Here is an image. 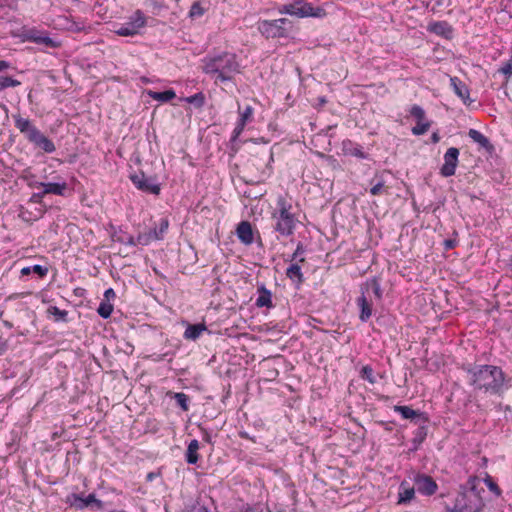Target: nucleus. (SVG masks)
Segmentation results:
<instances>
[{
  "label": "nucleus",
  "instance_id": "f257e3e1",
  "mask_svg": "<svg viewBox=\"0 0 512 512\" xmlns=\"http://www.w3.org/2000/svg\"><path fill=\"white\" fill-rule=\"evenodd\" d=\"M469 383L476 390L491 395H501L506 388L505 374L494 365H478L468 369Z\"/></svg>",
  "mask_w": 512,
  "mask_h": 512
},
{
  "label": "nucleus",
  "instance_id": "f03ea898",
  "mask_svg": "<svg viewBox=\"0 0 512 512\" xmlns=\"http://www.w3.org/2000/svg\"><path fill=\"white\" fill-rule=\"evenodd\" d=\"M202 70L217 84L231 81L235 74L240 73V64L234 53L222 52L218 55L207 56L202 60Z\"/></svg>",
  "mask_w": 512,
  "mask_h": 512
},
{
  "label": "nucleus",
  "instance_id": "7ed1b4c3",
  "mask_svg": "<svg viewBox=\"0 0 512 512\" xmlns=\"http://www.w3.org/2000/svg\"><path fill=\"white\" fill-rule=\"evenodd\" d=\"M478 480L476 478L469 479L455 499L453 508L448 512H480L484 507L481 493L484 489H478Z\"/></svg>",
  "mask_w": 512,
  "mask_h": 512
},
{
  "label": "nucleus",
  "instance_id": "20e7f679",
  "mask_svg": "<svg viewBox=\"0 0 512 512\" xmlns=\"http://www.w3.org/2000/svg\"><path fill=\"white\" fill-rule=\"evenodd\" d=\"M278 210L272 214V218L275 221L274 229L282 236H289L293 233L295 228V218L290 212L291 204L287 202L283 196L277 199Z\"/></svg>",
  "mask_w": 512,
  "mask_h": 512
},
{
  "label": "nucleus",
  "instance_id": "39448f33",
  "mask_svg": "<svg viewBox=\"0 0 512 512\" xmlns=\"http://www.w3.org/2000/svg\"><path fill=\"white\" fill-rule=\"evenodd\" d=\"M281 14H289L300 18L304 17H316L322 18L326 15V12L321 7H313L310 3L304 0H294L292 3L283 5L279 8Z\"/></svg>",
  "mask_w": 512,
  "mask_h": 512
},
{
  "label": "nucleus",
  "instance_id": "423d86ee",
  "mask_svg": "<svg viewBox=\"0 0 512 512\" xmlns=\"http://www.w3.org/2000/svg\"><path fill=\"white\" fill-rule=\"evenodd\" d=\"M287 19L264 20L258 25V30L266 38H277L286 36L285 24Z\"/></svg>",
  "mask_w": 512,
  "mask_h": 512
},
{
  "label": "nucleus",
  "instance_id": "0eeeda50",
  "mask_svg": "<svg viewBox=\"0 0 512 512\" xmlns=\"http://www.w3.org/2000/svg\"><path fill=\"white\" fill-rule=\"evenodd\" d=\"M132 183L141 191L158 195L160 193V186L154 179L147 177L144 173L140 172L130 176Z\"/></svg>",
  "mask_w": 512,
  "mask_h": 512
},
{
  "label": "nucleus",
  "instance_id": "6e6552de",
  "mask_svg": "<svg viewBox=\"0 0 512 512\" xmlns=\"http://www.w3.org/2000/svg\"><path fill=\"white\" fill-rule=\"evenodd\" d=\"M459 150L455 147L449 148L444 155V164L441 167V175L449 177L455 174L458 163Z\"/></svg>",
  "mask_w": 512,
  "mask_h": 512
},
{
  "label": "nucleus",
  "instance_id": "1a4fd4ad",
  "mask_svg": "<svg viewBox=\"0 0 512 512\" xmlns=\"http://www.w3.org/2000/svg\"><path fill=\"white\" fill-rule=\"evenodd\" d=\"M72 498L73 500L71 502V505L77 509H84L87 507H93L96 509L103 508L102 501L97 499L94 494H89L86 497H81L79 495L73 494Z\"/></svg>",
  "mask_w": 512,
  "mask_h": 512
},
{
  "label": "nucleus",
  "instance_id": "9d476101",
  "mask_svg": "<svg viewBox=\"0 0 512 512\" xmlns=\"http://www.w3.org/2000/svg\"><path fill=\"white\" fill-rule=\"evenodd\" d=\"M415 485L418 492L425 495H433L437 490L436 482L430 476L426 475H418L415 478Z\"/></svg>",
  "mask_w": 512,
  "mask_h": 512
},
{
  "label": "nucleus",
  "instance_id": "9b49d317",
  "mask_svg": "<svg viewBox=\"0 0 512 512\" xmlns=\"http://www.w3.org/2000/svg\"><path fill=\"white\" fill-rule=\"evenodd\" d=\"M27 38L31 42L44 45L45 47L49 48H59L61 46L60 41L49 37L46 33L31 31Z\"/></svg>",
  "mask_w": 512,
  "mask_h": 512
},
{
  "label": "nucleus",
  "instance_id": "f8f14e48",
  "mask_svg": "<svg viewBox=\"0 0 512 512\" xmlns=\"http://www.w3.org/2000/svg\"><path fill=\"white\" fill-rule=\"evenodd\" d=\"M29 141L34 143L37 147L43 149L47 153H52L56 149L54 143L50 139H48L44 134H42L39 130L34 131Z\"/></svg>",
  "mask_w": 512,
  "mask_h": 512
},
{
  "label": "nucleus",
  "instance_id": "ddd939ff",
  "mask_svg": "<svg viewBox=\"0 0 512 512\" xmlns=\"http://www.w3.org/2000/svg\"><path fill=\"white\" fill-rule=\"evenodd\" d=\"M236 233L239 240L245 245H250L251 243H253V231L250 222H240L237 226Z\"/></svg>",
  "mask_w": 512,
  "mask_h": 512
},
{
  "label": "nucleus",
  "instance_id": "4468645a",
  "mask_svg": "<svg viewBox=\"0 0 512 512\" xmlns=\"http://www.w3.org/2000/svg\"><path fill=\"white\" fill-rule=\"evenodd\" d=\"M37 187H42L43 192L41 194H34V197H41L45 194H55V195H63L64 191L66 190V183H38Z\"/></svg>",
  "mask_w": 512,
  "mask_h": 512
},
{
  "label": "nucleus",
  "instance_id": "2eb2a0df",
  "mask_svg": "<svg viewBox=\"0 0 512 512\" xmlns=\"http://www.w3.org/2000/svg\"><path fill=\"white\" fill-rule=\"evenodd\" d=\"M13 118L15 120L16 128L21 133H24L28 140L31 139L34 131H38V129L34 125H32L29 119L23 118L20 115H14Z\"/></svg>",
  "mask_w": 512,
  "mask_h": 512
},
{
  "label": "nucleus",
  "instance_id": "dca6fc26",
  "mask_svg": "<svg viewBox=\"0 0 512 512\" xmlns=\"http://www.w3.org/2000/svg\"><path fill=\"white\" fill-rule=\"evenodd\" d=\"M357 302L360 308L359 318L362 322H366L372 315V300L365 295V292H362Z\"/></svg>",
  "mask_w": 512,
  "mask_h": 512
},
{
  "label": "nucleus",
  "instance_id": "f3484780",
  "mask_svg": "<svg viewBox=\"0 0 512 512\" xmlns=\"http://www.w3.org/2000/svg\"><path fill=\"white\" fill-rule=\"evenodd\" d=\"M450 82L455 94L461 98L465 104L470 103L469 89L466 84L460 81L457 77H452Z\"/></svg>",
  "mask_w": 512,
  "mask_h": 512
},
{
  "label": "nucleus",
  "instance_id": "a211bd4d",
  "mask_svg": "<svg viewBox=\"0 0 512 512\" xmlns=\"http://www.w3.org/2000/svg\"><path fill=\"white\" fill-rule=\"evenodd\" d=\"M362 292H365V295L372 300V296H374L377 300L382 298V290L380 288V284L376 279H372L367 282L365 286L362 288Z\"/></svg>",
  "mask_w": 512,
  "mask_h": 512
},
{
  "label": "nucleus",
  "instance_id": "6ab92c4d",
  "mask_svg": "<svg viewBox=\"0 0 512 512\" xmlns=\"http://www.w3.org/2000/svg\"><path fill=\"white\" fill-rule=\"evenodd\" d=\"M58 25H60L63 29H66V30L72 31V32H79V31L83 30L82 25L75 22L74 20L69 19L66 16L58 17Z\"/></svg>",
  "mask_w": 512,
  "mask_h": 512
},
{
  "label": "nucleus",
  "instance_id": "aec40b11",
  "mask_svg": "<svg viewBox=\"0 0 512 512\" xmlns=\"http://www.w3.org/2000/svg\"><path fill=\"white\" fill-rule=\"evenodd\" d=\"M258 291L260 294L256 300V305L258 307H272L271 292L264 286H261Z\"/></svg>",
  "mask_w": 512,
  "mask_h": 512
},
{
  "label": "nucleus",
  "instance_id": "412c9836",
  "mask_svg": "<svg viewBox=\"0 0 512 512\" xmlns=\"http://www.w3.org/2000/svg\"><path fill=\"white\" fill-rule=\"evenodd\" d=\"M400 489L401 490L399 492V499H398L399 504H406L414 498V495H415L414 487H408L403 482L400 486Z\"/></svg>",
  "mask_w": 512,
  "mask_h": 512
},
{
  "label": "nucleus",
  "instance_id": "4be33fe9",
  "mask_svg": "<svg viewBox=\"0 0 512 512\" xmlns=\"http://www.w3.org/2000/svg\"><path fill=\"white\" fill-rule=\"evenodd\" d=\"M206 330V326L204 324H195V325H189L185 332L184 337L186 339L195 340L197 339L203 331Z\"/></svg>",
  "mask_w": 512,
  "mask_h": 512
},
{
  "label": "nucleus",
  "instance_id": "5701e85b",
  "mask_svg": "<svg viewBox=\"0 0 512 512\" xmlns=\"http://www.w3.org/2000/svg\"><path fill=\"white\" fill-rule=\"evenodd\" d=\"M198 449H199V442L196 439L192 440L189 443L187 452H186V461L189 464H195L198 461V453H197Z\"/></svg>",
  "mask_w": 512,
  "mask_h": 512
},
{
  "label": "nucleus",
  "instance_id": "b1692460",
  "mask_svg": "<svg viewBox=\"0 0 512 512\" xmlns=\"http://www.w3.org/2000/svg\"><path fill=\"white\" fill-rule=\"evenodd\" d=\"M159 239L160 235H158L157 228H155L148 232L139 234L137 237V243L141 245H148L152 241Z\"/></svg>",
  "mask_w": 512,
  "mask_h": 512
},
{
  "label": "nucleus",
  "instance_id": "393cba45",
  "mask_svg": "<svg viewBox=\"0 0 512 512\" xmlns=\"http://www.w3.org/2000/svg\"><path fill=\"white\" fill-rule=\"evenodd\" d=\"M469 137L476 143H478L480 146L484 148H490L491 144L490 141L486 136H484L481 132L475 129H470L468 132Z\"/></svg>",
  "mask_w": 512,
  "mask_h": 512
},
{
  "label": "nucleus",
  "instance_id": "a878e982",
  "mask_svg": "<svg viewBox=\"0 0 512 512\" xmlns=\"http://www.w3.org/2000/svg\"><path fill=\"white\" fill-rule=\"evenodd\" d=\"M372 187L370 189V193L374 196L387 193L388 187L385 185V181L382 179V177H375L372 180Z\"/></svg>",
  "mask_w": 512,
  "mask_h": 512
},
{
  "label": "nucleus",
  "instance_id": "bb28decb",
  "mask_svg": "<svg viewBox=\"0 0 512 512\" xmlns=\"http://www.w3.org/2000/svg\"><path fill=\"white\" fill-rule=\"evenodd\" d=\"M286 275L289 279L293 281H297L298 283L303 282V274L301 272V267L297 263H293L287 268Z\"/></svg>",
  "mask_w": 512,
  "mask_h": 512
},
{
  "label": "nucleus",
  "instance_id": "cd10ccee",
  "mask_svg": "<svg viewBox=\"0 0 512 512\" xmlns=\"http://www.w3.org/2000/svg\"><path fill=\"white\" fill-rule=\"evenodd\" d=\"M394 410L399 412L404 419L414 420L415 418H419L421 416L418 411L413 410L408 406H395Z\"/></svg>",
  "mask_w": 512,
  "mask_h": 512
},
{
  "label": "nucleus",
  "instance_id": "c85d7f7f",
  "mask_svg": "<svg viewBox=\"0 0 512 512\" xmlns=\"http://www.w3.org/2000/svg\"><path fill=\"white\" fill-rule=\"evenodd\" d=\"M149 95L157 101L167 102L175 98L176 94L173 90H166L163 92H150Z\"/></svg>",
  "mask_w": 512,
  "mask_h": 512
},
{
  "label": "nucleus",
  "instance_id": "c756f323",
  "mask_svg": "<svg viewBox=\"0 0 512 512\" xmlns=\"http://www.w3.org/2000/svg\"><path fill=\"white\" fill-rule=\"evenodd\" d=\"M429 30L438 35L451 33V28L446 22H435L429 26Z\"/></svg>",
  "mask_w": 512,
  "mask_h": 512
},
{
  "label": "nucleus",
  "instance_id": "7c9ffc66",
  "mask_svg": "<svg viewBox=\"0 0 512 512\" xmlns=\"http://www.w3.org/2000/svg\"><path fill=\"white\" fill-rule=\"evenodd\" d=\"M47 313L50 315V316H53L54 317V320L55 321H62V322H65L67 320V315H68V312L66 310H60L58 307L56 306H50L48 309H47Z\"/></svg>",
  "mask_w": 512,
  "mask_h": 512
},
{
  "label": "nucleus",
  "instance_id": "2f4dec72",
  "mask_svg": "<svg viewBox=\"0 0 512 512\" xmlns=\"http://www.w3.org/2000/svg\"><path fill=\"white\" fill-rule=\"evenodd\" d=\"M31 272L38 274L40 277H43L47 274L48 269L41 265H34L32 267H24L21 269L22 275H29Z\"/></svg>",
  "mask_w": 512,
  "mask_h": 512
},
{
  "label": "nucleus",
  "instance_id": "473e14b6",
  "mask_svg": "<svg viewBox=\"0 0 512 512\" xmlns=\"http://www.w3.org/2000/svg\"><path fill=\"white\" fill-rule=\"evenodd\" d=\"M130 24H132L137 31H139L140 28L144 27L146 24V19L143 13L139 10L136 11Z\"/></svg>",
  "mask_w": 512,
  "mask_h": 512
},
{
  "label": "nucleus",
  "instance_id": "72a5a7b5",
  "mask_svg": "<svg viewBox=\"0 0 512 512\" xmlns=\"http://www.w3.org/2000/svg\"><path fill=\"white\" fill-rule=\"evenodd\" d=\"M361 377L371 384H375L377 382L373 369L368 365L363 366L361 370Z\"/></svg>",
  "mask_w": 512,
  "mask_h": 512
},
{
  "label": "nucleus",
  "instance_id": "f704fd0d",
  "mask_svg": "<svg viewBox=\"0 0 512 512\" xmlns=\"http://www.w3.org/2000/svg\"><path fill=\"white\" fill-rule=\"evenodd\" d=\"M112 311L113 306L105 302H102L97 309L98 314L104 319L109 318L112 314Z\"/></svg>",
  "mask_w": 512,
  "mask_h": 512
},
{
  "label": "nucleus",
  "instance_id": "c9c22d12",
  "mask_svg": "<svg viewBox=\"0 0 512 512\" xmlns=\"http://www.w3.org/2000/svg\"><path fill=\"white\" fill-rule=\"evenodd\" d=\"M19 85H20V82L16 79H13L8 76H6V77L0 76V90H3L8 87H16Z\"/></svg>",
  "mask_w": 512,
  "mask_h": 512
},
{
  "label": "nucleus",
  "instance_id": "e433bc0d",
  "mask_svg": "<svg viewBox=\"0 0 512 512\" xmlns=\"http://www.w3.org/2000/svg\"><path fill=\"white\" fill-rule=\"evenodd\" d=\"M429 127V122H424V120L420 122L419 120L417 121V125L412 128V133L414 135H423L428 131Z\"/></svg>",
  "mask_w": 512,
  "mask_h": 512
},
{
  "label": "nucleus",
  "instance_id": "4c0bfd02",
  "mask_svg": "<svg viewBox=\"0 0 512 512\" xmlns=\"http://www.w3.org/2000/svg\"><path fill=\"white\" fill-rule=\"evenodd\" d=\"M137 33L138 31L133 27L132 24H130V22L117 30V34L120 36H133Z\"/></svg>",
  "mask_w": 512,
  "mask_h": 512
},
{
  "label": "nucleus",
  "instance_id": "58836bf2",
  "mask_svg": "<svg viewBox=\"0 0 512 512\" xmlns=\"http://www.w3.org/2000/svg\"><path fill=\"white\" fill-rule=\"evenodd\" d=\"M185 100L188 103L195 104L197 107H202L205 101V97L203 93L200 92L187 97Z\"/></svg>",
  "mask_w": 512,
  "mask_h": 512
},
{
  "label": "nucleus",
  "instance_id": "ea45409f",
  "mask_svg": "<svg viewBox=\"0 0 512 512\" xmlns=\"http://www.w3.org/2000/svg\"><path fill=\"white\" fill-rule=\"evenodd\" d=\"M177 404L184 410L187 411L188 407V396L184 393H175L174 396Z\"/></svg>",
  "mask_w": 512,
  "mask_h": 512
},
{
  "label": "nucleus",
  "instance_id": "a19ab883",
  "mask_svg": "<svg viewBox=\"0 0 512 512\" xmlns=\"http://www.w3.org/2000/svg\"><path fill=\"white\" fill-rule=\"evenodd\" d=\"M253 116V108L251 106H247L243 112H240L239 122L247 124L252 120Z\"/></svg>",
  "mask_w": 512,
  "mask_h": 512
},
{
  "label": "nucleus",
  "instance_id": "79ce46f5",
  "mask_svg": "<svg viewBox=\"0 0 512 512\" xmlns=\"http://www.w3.org/2000/svg\"><path fill=\"white\" fill-rule=\"evenodd\" d=\"M205 10L204 8L200 5L199 2H195L192 4L191 6V9H190V12H189V15L190 17L194 18V17H200L204 14Z\"/></svg>",
  "mask_w": 512,
  "mask_h": 512
},
{
  "label": "nucleus",
  "instance_id": "37998d69",
  "mask_svg": "<svg viewBox=\"0 0 512 512\" xmlns=\"http://www.w3.org/2000/svg\"><path fill=\"white\" fill-rule=\"evenodd\" d=\"M410 113H411L412 116H414L417 119V121L420 120V122H421L425 118L424 110L420 106H418V105H414L411 108Z\"/></svg>",
  "mask_w": 512,
  "mask_h": 512
},
{
  "label": "nucleus",
  "instance_id": "c03bdc74",
  "mask_svg": "<svg viewBox=\"0 0 512 512\" xmlns=\"http://www.w3.org/2000/svg\"><path fill=\"white\" fill-rule=\"evenodd\" d=\"M244 512H271L268 507H264L261 504H256L253 506L247 505L244 509Z\"/></svg>",
  "mask_w": 512,
  "mask_h": 512
},
{
  "label": "nucleus",
  "instance_id": "a18cd8bd",
  "mask_svg": "<svg viewBox=\"0 0 512 512\" xmlns=\"http://www.w3.org/2000/svg\"><path fill=\"white\" fill-rule=\"evenodd\" d=\"M485 482H486V484H487L488 488H489L493 493H495L497 496H499V495L501 494V490H500V488L498 487V485H497L495 482H493L490 478H487V479L485 480Z\"/></svg>",
  "mask_w": 512,
  "mask_h": 512
},
{
  "label": "nucleus",
  "instance_id": "49530a36",
  "mask_svg": "<svg viewBox=\"0 0 512 512\" xmlns=\"http://www.w3.org/2000/svg\"><path fill=\"white\" fill-rule=\"evenodd\" d=\"M169 226V222L167 219H161L159 224V228L157 229L158 235H160V239H162L163 234L167 231Z\"/></svg>",
  "mask_w": 512,
  "mask_h": 512
},
{
  "label": "nucleus",
  "instance_id": "de8ad7c7",
  "mask_svg": "<svg viewBox=\"0 0 512 512\" xmlns=\"http://www.w3.org/2000/svg\"><path fill=\"white\" fill-rule=\"evenodd\" d=\"M500 72L504 75H512V63L511 61H507L501 68Z\"/></svg>",
  "mask_w": 512,
  "mask_h": 512
},
{
  "label": "nucleus",
  "instance_id": "09e8293b",
  "mask_svg": "<svg viewBox=\"0 0 512 512\" xmlns=\"http://www.w3.org/2000/svg\"><path fill=\"white\" fill-rule=\"evenodd\" d=\"M245 126H246V124L238 121V123L233 131V139H236L237 137H239V135L243 132Z\"/></svg>",
  "mask_w": 512,
  "mask_h": 512
},
{
  "label": "nucleus",
  "instance_id": "8fccbe9b",
  "mask_svg": "<svg viewBox=\"0 0 512 512\" xmlns=\"http://www.w3.org/2000/svg\"><path fill=\"white\" fill-rule=\"evenodd\" d=\"M303 252L304 251H303L302 246L298 245L295 252L293 253L292 260H296L299 255L303 254Z\"/></svg>",
  "mask_w": 512,
  "mask_h": 512
},
{
  "label": "nucleus",
  "instance_id": "3c124183",
  "mask_svg": "<svg viewBox=\"0 0 512 512\" xmlns=\"http://www.w3.org/2000/svg\"><path fill=\"white\" fill-rule=\"evenodd\" d=\"M104 296L107 298V299H110V298H113L115 297V292L112 288H109L105 291L104 293Z\"/></svg>",
  "mask_w": 512,
  "mask_h": 512
},
{
  "label": "nucleus",
  "instance_id": "603ef678",
  "mask_svg": "<svg viewBox=\"0 0 512 512\" xmlns=\"http://www.w3.org/2000/svg\"><path fill=\"white\" fill-rule=\"evenodd\" d=\"M8 348L7 342L0 340V355H2Z\"/></svg>",
  "mask_w": 512,
  "mask_h": 512
},
{
  "label": "nucleus",
  "instance_id": "864d4df0",
  "mask_svg": "<svg viewBox=\"0 0 512 512\" xmlns=\"http://www.w3.org/2000/svg\"><path fill=\"white\" fill-rule=\"evenodd\" d=\"M10 67V64L7 61L0 60V71H3Z\"/></svg>",
  "mask_w": 512,
  "mask_h": 512
},
{
  "label": "nucleus",
  "instance_id": "5fc2aeb1",
  "mask_svg": "<svg viewBox=\"0 0 512 512\" xmlns=\"http://www.w3.org/2000/svg\"><path fill=\"white\" fill-rule=\"evenodd\" d=\"M126 244L127 245H131V246H135L137 245V239L135 240L132 236H129L127 241H126Z\"/></svg>",
  "mask_w": 512,
  "mask_h": 512
},
{
  "label": "nucleus",
  "instance_id": "6e6d98bb",
  "mask_svg": "<svg viewBox=\"0 0 512 512\" xmlns=\"http://www.w3.org/2000/svg\"><path fill=\"white\" fill-rule=\"evenodd\" d=\"M444 244H445L446 249H451L455 246V241L454 240H446L444 242Z\"/></svg>",
  "mask_w": 512,
  "mask_h": 512
},
{
  "label": "nucleus",
  "instance_id": "4d7b16f0",
  "mask_svg": "<svg viewBox=\"0 0 512 512\" xmlns=\"http://www.w3.org/2000/svg\"><path fill=\"white\" fill-rule=\"evenodd\" d=\"M432 140H433V142H438L439 141V136L436 133H434L432 135Z\"/></svg>",
  "mask_w": 512,
  "mask_h": 512
},
{
  "label": "nucleus",
  "instance_id": "13d9d810",
  "mask_svg": "<svg viewBox=\"0 0 512 512\" xmlns=\"http://www.w3.org/2000/svg\"><path fill=\"white\" fill-rule=\"evenodd\" d=\"M269 159L272 160L273 159V156H272V153L269 154Z\"/></svg>",
  "mask_w": 512,
  "mask_h": 512
}]
</instances>
